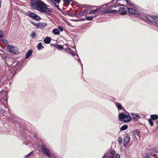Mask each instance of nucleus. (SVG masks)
<instances>
[{"mask_svg": "<svg viewBox=\"0 0 158 158\" xmlns=\"http://www.w3.org/2000/svg\"><path fill=\"white\" fill-rule=\"evenodd\" d=\"M31 6L34 9L42 13H46V14L49 15L50 14V9L47 7V5L42 1L37 0L36 1L32 2Z\"/></svg>", "mask_w": 158, "mask_h": 158, "instance_id": "obj_1", "label": "nucleus"}, {"mask_svg": "<svg viewBox=\"0 0 158 158\" xmlns=\"http://www.w3.org/2000/svg\"><path fill=\"white\" fill-rule=\"evenodd\" d=\"M118 117L120 121L125 123L129 122L131 119V117L129 114L122 113L119 114Z\"/></svg>", "mask_w": 158, "mask_h": 158, "instance_id": "obj_2", "label": "nucleus"}, {"mask_svg": "<svg viewBox=\"0 0 158 158\" xmlns=\"http://www.w3.org/2000/svg\"><path fill=\"white\" fill-rule=\"evenodd\" d=\"M41 149L42 152L44 155L47 156L49 158L51 157V153L49 149L48 148L45 143H42Z\"/></svg>", "mask_w": 158, "mask_h": 158, "instance_id": "obj_3", "label": "nucleus"}, {"mask_svg": "<svg viewBox=\"0 0 158 158\" xmlns=\"http://www.w3.org/2000/svg\"><path fill=\"white\" fill-rule=\"evenodd\" d=\"M6 48L9 52L13 53L15 55L19 53L18 49L16 46L12 45H8L7 46Z\"/></svg>", "mask_w": 158, "mask_h": 158, "instance_id": "obj_4", "label": "nucleus"}, {"mask_svg": "<svg viewBox=\"0 0 158 158\" xmlns=\"http://www.w3.org/2000/svg\"><path fill=\"white\" fill-rule=\"evenodd\" d=\"M146 19L149 21L153 23L154 25L157 26L158 27L156 17H152L150 15H147L146 16Z\"/></svg>", "mask_w": 158, "mask_h": 158, "instance_id": "obj_5", "label": "nucleus"}, {"mask_svg": "<svg viewBox=\"0 0 158 158\" xmlns=\"http://www.w3.org/2000/svg\"><path fill=\"white\" fill-rule=\"evenodd\" d=\"M27 15L30 18L35 20H38L41 19V18L39 16L32 12H30L28 13L27 14Z\"/></svg>", "mask_w": 158, "mask_h": 158, "instance_id": "obj_6", "label": "nucleus"}, {"mask_svg": "<svg viewBox=\"0 0 158 158\" xmlns=\"http://www.w3.org/2000/svg\"><path fill=\"white\" fill-rule=\"evenodd\" d=\"M101 8V15L105 14H110L116 11V10H113L112 9H106L105 10H103L102 9V6H100Z\"/></svg>", "mask_w": 158, "mask_h": 158, "instance_id": "obj_7", "label": "nucleus"}, {"mask_svg": "<svg viewBox=\"0 0 158 158\" xmlns=\"http://www.w3.org/2000/svg\"><path fill=\"white\" fill-rule=\"evenodd\" d=\"M127 10L129 13L131 15H139V13L134 9L131 7H127Z\"/></svg>", "mask_w": 158, "mask_h": 158, "instance_id": "obj_8", "label": "nucleus"}, {"mask_svg": "<svg viewBox=\"0 0 158 158\" xmlns=\"http://www.w3.org/2000/svg\"><path fill=\"white\" fill-rule=\"evenodd\" d=\"M130 141V137L127 134H126L123 139V145L126 147L127 143Z\"/></svg>", "mask_w": 158, "mask_h": 158, "instance_id": "obj_9", "label": "nucleus"}, {"mask_svg": "<svg viewBox=\"0 0 158 158\" xmlns=\"http://www.w3.org/2000/svg\"><path fill=\"white\" fill-rule=\"evenodd\" d=\"M119 12L121 15H125L127 13L126 8L124 7H120L119 9Z\"/></svg>", "mask_w": 158, "mask_h": 158, "instance_id": "obj_10", "label": "nucleus"}, {"mask_svg": "<svg viewBox=\"0 0 158 158\" xmlns=\"http://www.w3.org/2000/svg\"><path fill=\"white\" fill-rule=\"evenodd\" d=\"M100 10H101V8L100 6L98 8V9H97L96 10L90 11L89 12V14H95L96 13H97L98 14L101 15Z\"/></svg>", "mask_w": 158, "mask_h": 158, "instance_id": "obj_11", "label": "nucleus"}, {"mask_svg": "<svg viewBox=\"0 0 158 158\" xmlns=\"http://www.w3.org/2000/svg\"><path fill=\"white\" fill-rule=\"evenodd\" d=\"M51 39L50 37L47 36L46 37L44 40V42L46 44H49L51 41Z\"/></svg>", "mask_w": 158, "mask_h": 158, "instance_id": "obj_12", "label": "nucleus"}, {"mask_svg": "<svg viewBox=\"0 0 158 158\" xmlns=\"http://www.w3.org/2000/svg\"><path fill=\"white\" fill-rule=\"evenodd\" d=\"M52 32L53 34L55 35H59L60 34L59 30L56 28H55L52 30Z\"/></svg>", "mask_w": 158, "mask_h": 158, "instance_id": "obj_13", "label": "nucleus"}, {"mask_svg": "<svg viewBox=\"0 0 158 158\" xmlns=\"http://www.w3.org/2000/svg\"><path fill=\"white\" fill-rule=\"evenodd\" d=\"M66 51L68 53H70L73 56H75V54L73 53V51L70 48H67L65 49Z\"/></svg>", "mask_w": 158, "mask_h": 158, "instance_id": "obj_14", "label": "nucleus"}, {"mask_svg": "<svg viewBox=\"0 0 158 158\" xmlns=\"http://www.w3.org/2000/svg\"><path fill=\"white\" fill-rule=\"evenodd\" d=\"M152 119L155 120L158 119V115L156 114H152L150 116Z\"/></svg>", "mask_w": 158, "mask_h": 158, "instance_id": "obj_15", "label": "nucleus"}, {"mask_svg": "<svg viewBox=\"0 0 158 158\" xmlns=\"http://www.w3.org/2000/svg\"><path fill=\"white\" fill-rule=\"evenodd\" d=\"M46 24L44 23H39L38 25V28H42L44 27L45 26H46Z\"/></svg>", "mask_w": 158, "mask_h": 158, "instance_id": "obj_16", "label": "nucleus"}, {"mask_svg": "<svg viewBox=\"0 0 158 158\" xmlns=\"http://www.w3.org/2000/svg\"><path fill=\"white\" fill-rule=\"evenodd\" d=\"M37 48L38 50H40L44 48V46L42 45L41 43H40L37 46Z\"/></svg>", "mask_w": 158, "mask_h": 158, "instance_id": "obj_17", "label": "nucleus"}, {"mask_svg": "<svg viewBox=\"0 0 158 158\" xmlns=\"http://www.w3.org/2000/svg\"><path fill=\"white\" fill-rule=\"evenodd\" d=\"M32 53V51L31 50H29L28 51L26 54V58H28L31 55Z\"/></svg>", "mask_w": 158, "mask_h": 158, "instance_id": "obj_18", "label": "nucleus"}, {"mask_svg": "<svg viewBox=\"0 0 158 158\" xmlns=\"http://www.w3.org/2000/svg\"><path fill=\"white\" fill-rule=\"evenodd\" d=\"M131 115L132 118H140V116L137 114L132 113Z\"/></svg>", "mask_w": 158, "mask_h": 158, "instance_id": "obj_19", "label": "nucleus"}, {"mask_svg": "<svg viewBox=\"0 0 158 158\" xmlns=\"http://www.w3.org/2000/svg\"><path fill=\"white\" fill-rule=\"evenodd\" d=\"M55 47L59 50H62L63 49V46L59 44H56Z\"/></svg>", "mask_w": 158, "mask_h": 158, "instance_id": "obj_20", "label": "nucleus"}, {"mask_svg": "<svg viewBox=\"0 0 158 158\" xmlns=\"http://www.w3.org/2000/svg\"><path fill=\"white\" fill-rule=\"evenodd\" d=\"M126 1L128 6L132 7L134 6V4L133 3L130 2L129 0H126Z\"/></svg>", "mask_w": 158, "mask_h": 158, "instance_id": "obj_21", "label": "nucleus"}, {"mask_svg": "<svg viewBox=\"0 0 158 158\" xmlns=\"http://www.w3.org/2000/svg\"><path fill=\"white\" fill-rule=\"evenodd\" d=\"M116 105L117 106V108L119 110H121L123 109V107L122 105L120 104L119 103L117 102L116 104Z\"/></svg>", "mask_w": 158, "mask_h": 158, "instance_id": "obj_22", "label": "nucleus"}, {"mask_svg": "<svg viewBox=\"0 0 158 158\" xmlns=\"http://www.w3.org/2000/svg\"><path fill=\"white\" fill-rule=\"evenodd\" d=\"M128 127L127 125H124L122 127L120 128V130L121 131H124L127 129Z\"/></svg>", "mask_w": 158, "mask_h": 158, "instance_id": "obj_23", "label": "nucleus"}, {"mask_svg": "<svg viewBox=\"0 0 158 158\" xmlns=\"http://www.w3.org/2000/svg\"><path fill=\"white\" fill-rule=\"evenodd\" d=\"M121 5V4L117 3H115V4H114L113 5L110 6V8H112L113 7H117L118 6H120Z\"/></svg>", "mask_w": 158, "mask_h": 158, "instance_id": "obj_24", "label": "nucleus"}, {"mask_svg": "<svg viewBox=\"0 0 158 158\" xmlns=\"http://www.w3.org/2000/svg\"><path fill=\"white\" fill-rule=\"evenodd\" d=\"M148 122H149V123L151 126H153V122L152 120V119H149V120H148Z\"/></svg>", "mask_w": 158, "mask_h": 158, "instance_id": "obj_25", "label": "nucleus"}, {"mask_svg": "<svg viewBox=\"0 0 158 158\" xmlns=\"http://www.w3.org/2000/svg\"><path fill=\"white\" fill-rule=\"evenodd\" d=\"M31 23L34 25V26H36L38 28L39 27V23H35L31 21Z\"/></svg>", "mask_w": 158, "mask_h": 158, "instance_id": "obj_26", "label": "nucleus"}, {"mask_svg": "<svg viewBox=\"0 0 158 158\" xmlns=\"http://www.w3.org/2000/svg\"><path fill=\"white\" fill-rule=\"evenodd\" d=\"M118 142L119 144H121L122 142V138L120 137H119L118 138Z\"/></svg>", "mask_w": 158, "mask_h": 158, "instance_id": "obj_27", "label": "nucleus"}, {"mask_svg": "<svg viewBox=\"0 0 158 158\" xmlns=\"http://www.w3.org/2000/svg\"><path fill=\"white\" fill-rule=\"evenodd\" d=\"M30 36L33 38H35L36 36V33L35 32H32L30 35Z\"/></svg>", "mask_w": 158, "mask_h": 158, "instance_id": "obj_28", "label": "nucleus"}, {"mask_svg": "<svg viewBox=\"0 0 158 158\" xmlns=\"http://www.w3.org/2000/svg\"><path fill=\"white\" fill-rule=\"evenodd\" d=\"M86 19L88 20H91L93 19V17L92 16H88L86 17Z\"/></svg>", "mask_w": 158, "mask_h": 158, "instance_id": "obj_29", "label": "nucleus"}, {"mask_svg": "<svg viewBox=\"0 0 158 158\" xmlns=\"http://www.w3.org/2000/svg\"><path fill=\"white\" fill-rule=\"evenodd\" d=\"M52 4L54 5V6L56 7L57 9H60V8L59 7V6L58 5H56L54 2H52Z\"/></svg>", "mask_w": 158, "mask_h": 158, "instance_id": "obj_30", "label": "nucleus"}, {"mask_svg": "<svg viewBox=\"0 0 158 158\" xmlns=\"http://www.w3.org/2000/svg\"><path fill=\"white\" fill-rule=\"evenodd\" d=\"M32 152H33L32 151L30 152L29 154H28L27 155L25 156V158H27L29 157L32 154Z\"/></svg>", "mask_w": 158, "mask_h": 158, "instance_id": "obj_31", "label": "nucleus"}, {"mask_svg": "<svg viewBox=\"0 0 158 158\" xmlns=\"http://www.w3.org/2000/svg\"><path fill=\"white\" fill-rule=\"evenodd\" d=\"M4 37L3 33L2 31H0V37Z\"/></svg>", "mask_w": 158, "mask_h": 158, "instance_id": "obj_32", "label": "nucleus"}, {"mask_svg": "<svg viewBox=\"0 0 158 158\" xmlns=\"http://www.w3.org/2000/svg\"><path fill=\"white\" fill-rule=\"evenodd\" d=\"M58 28L61 31H63V27L61 26H60L58 27Z\"/></svg>", "mask_w": 158, "mask_h": 158, "instance_id": "obj_33", "label": "nucleus"}, {"mask_svg": "<svg viewBox=\"0 0 158 158\" xmlns=\"http://www.w3.org/2000/svg\"><path fill=\"white\" fill-rule=\"evenodd\" d=\"M77 60L78 61H79L80 62L81 64V67H82V69L83 68V64H82V63L81 62L80 59L79 58H78L77 59Z\"/></svg>", "mask_w": 158, "mask_h": 158, "instance_id": "obj_34", "label": "nucleus"}, {"mask_svg": "<svg viewBox=\"0 0 158 158\" xmlns=\"http://www.w3.org/2000/svg\"><path fill=\"white\" fill-rule=\"evenodd\" d=\"M63 1L65 2H67L69 4L71 0H63Z\"/></svg>", "mask_w": 158, "mask_h": 158, "instance_id": "obj_35", "label": "nucleus"}, {"mask_svg": "<svg viewBox=\"0 0 158 158\" xmlns=\"http://www.w3.org/2000/svg\"><path fill=\"white\" fill-rule=\"evenodd\" d=\"M120 155L119 154H117L115 158H119Z\"/></svg>", "mask_w": 158, "mask_h": 158, "instance_id": "obj_36", "label": "nucleus"}, {"mask_svg": "<svg viewBox=\"0 0 158 158\" xmlns=\"http://www.w3.org/2000/svg\"><path fill=\"white\" fill-rule=\"evenodd\" d=\"M34 137L36 139H38V137L37 136V134H34Z\"/></svg>", "mask_w": 158, "mask_h": 158, "instance_id": "obj_37", "label": "nucleus"}, {"mask_svg": "<svg viewBox=\"0 0 158 158\" xmlns=\"http://www.w3.org/2000/svg\"><path fill=\"white\" fill-rule=\"evenodd\" d=\"M110 153H111L112 155H114L115 154V152L114 151H112L111 152H110Z\"/></svg>", "mask_w": 158, "mask_h": 158, "instance_id": "obj_38", "label": "nucleus"}, {"mask_svg": "<svg viewBox=\"0 0 158 158\" xmlns=\"http://www.w3.org/2000/svg\"><path fill=\"white\" fill-rule=\"evenodd\" d=\"M3 103L4 104H5V103H6L7 104V101L6 100H4L3 101Z\"/></svg>", "mask_w": 158, "mask_h": 158, "instance_id": "obj_39", "label": "nucleus"}, {"mask_svg": "<svg viewBox=\"0 0 158 158\" xmlns=\"http://www.w3.org/2000/svg\"><path fill=\"white\" fill-rule=\"evenodd\" d=\"M54 1L55 2H56L57 3H59L60 1V0H54Z\"/></svg>", "mask_w": 158, "mask_h": 158, "instance_id": "obj_40", "label": "nucleus"}, {"mask_svg": "<svg viewBox=\"0 0 158 158\" xmlns=\"http://www.w3.org/2000/svg\"><path fill=\"white\" fill-rule=\"evenodd\" d=\"M3 43L5 44H6L7 43V41L6 40H4L3 41Z\"/></svg>", "mask_w": 158, "mask_h": 158, "instance_id": "obj_41", "label": "nucleus"}, {"mask_svg": "<svg viewBox=\"0 0 158 158\" xmlns=\"http://www.w3.org/2000/svg\"><path fill=\"white\" fill-rule=\"evenodd\" d=\"M86 11H84L82 12V14L85 15L86 14Z\"/></svg>", "mask_w": 158, "mask_h": 158, "instance_id": "obj_42", "label": "nucleus"}, {"mask_svg": "<svg viewBox=\"0 0 158 158\" xmlns=\"http://www.w3.org/2000/svg\"><path fill=\"white\" fill-rule=\"evenodd\" d=\"M103 158H108V156L106 155H104Z\"/></svg>", "mask_w": 158, "mask_h": 158, "instance_id": "obj_43", "label": "nucleus"}, {"mask_svg": "<svg viewBox=\"0 0 158 158\" xmlns=\"http://www.w3.org/2000/svg\"><path fill=\"white\" fill-rule=\"evenodd\" d=\"M115 1V0H112V1H111V2H110V3H114V1Z\"/></svg>", "mask_w": 158, "mask_h": 158, "instance_id": "obj_44", "label": "nucleus"}, {"mask_svg": "<svg viewBox=\"0 0 158 158\" xmlns=\"http://www.w3.org/2000/svg\"><path fill=\"white\" fill-rule=\"evenodd\" d=\"M156 19L157 21V25H158V17H156Z\"/></svg>", "mask_w": 158, "mask_h": 158, "instance_id": "obj_45", "label": "nucleus"}, {"mask_svg": "<svg viewBox=\"0 0 158 158\" xmlns=\"http://www.w3.org/2000/svg\"><path fill=\"white\" fill-rule=\"evenodd\" d=\"M145 158H149V156H146L145 157Z\"/></svg>", "mask_w": 158, "mask_h": 158, "instance_id": "obj_46", "label": "nucleus"}, {"mask_svg": "<svg viewBox=\"0 0 158 158\" xmlns=\"http://www.w3.org/2000/svg\"><path fill=\"white\" fill-rule=\"evenodd\" d=\"M71 20L75 21H77V20L74 19H72Z\"/></svg>", "mask_w": 158, "mask_h": 158, "instance_id": "obj_47", "label": "nucleus"}, {"mask_svg": "<svg viewBox=\"0 0 158 158\" xmlns=\"http://www.w3.org/2000/svg\"><path fill=\"white\" fill-rule=\"evenodd\" d=\"M1 7V3L0 2V8Z\"/></svg>", "mask_w": 158, "mask_h": 158, "instance_id": "obj_48", "label": "nucleus"}, {"mask_svg": "<svg viewBox=\"0 0 158 158\" xmlns=\"http://www.w3.org/2000/svg\"><path fill=\"white\" fill-rule=\"evenodd\" d=\"M77 57H79V56H78V54H77Z\"/></svg>", "mask_w": 158, "mask_h": 158, "instance_id": "obj_49", "label": "nucleus"}, {"mask_svg": "<svg viewBox=\"0 0 158 158\" xmlns=\"http://www.w3.org/2000/svg\"><path fill=\"white\" fill-rule=\"evenodd\" d=\"M158 124V120L156 122Z\"/></svg>", "mask_w": 158, "mask_h": 158, "instance_id": "obj_50", "label": "nucleus"}, {"mask_svg": "<svg viewBox=\"0 0 158 158\" xmlns=\"http://www.w3.org/2000/svg\"><path fill=\"white\" fill-rule=\"evenodd\" d=\"M95 17H96V16H95L94 17V18H95Z\"/></svg>", "mask_w": 158, "mask_h": 158, "instance_id": "obj_51", "label": "nucleus"}, {"mask_svg": "<svg viewBox=\"0 0 158 158\" xmlns=\"http://www.w3.org/2000/svg\"><path fill=\"white\" fill-rule=\"evenodd\" d=\"M121 6H123V5L121 4ZM123 6H124V5H123Z\"/></svg>", "mask_w": 158, "mask_h": 158, "instance_id": "obj_52", "label": "nucleus"}, {"mask_svg": "<svg viewBox=\"0 0 158 158\" xmlns=\"http://www.w3.org/2000/svg\"><path fill=\"white\" fill-rule=\"evenodd\" d=\"M126 1V0H125Z\"/></svg>", "mask_w": 158, "mask_h": 158, "instance_id": "obj_53", "label": "nucleus"}]
</instances>
